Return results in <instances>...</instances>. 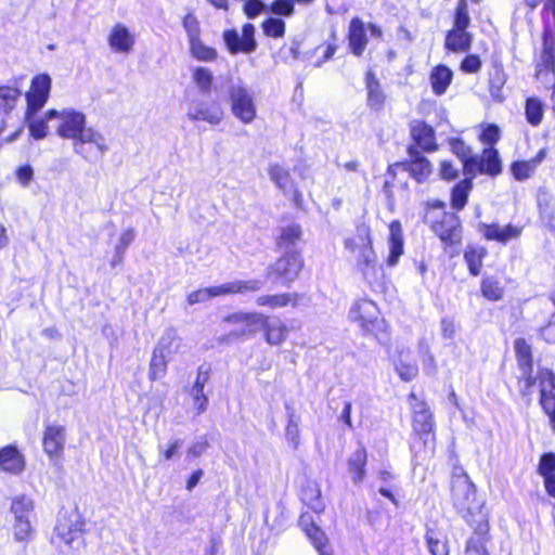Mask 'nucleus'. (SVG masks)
Wrapping results in <instances>:
<instances>
[{
    "mask_svg": "<svg viewBox=\"0 0 555 555\" xmlns=\"http://www.w3.org/2000/svg\"><path fill=\"white\" fill-rule=\"evenodd\" d=\"M266 341L272 346H279L288 335L287 326L280 319H269L266 317V323L262 328Z\"/></svg>",
    "mask_w": 555,
    "mask_h": 555,
    "instance_id": "obj_29",
    "label": "nucleus"
},
{
    "mask_svg": "<svg viewBox=\"0 0 555 555\" xmlns=\"http://www.w3.org/2000/svg\"><path fill=\"white\" fill-rule=\"evenodd\" d=\"M12 531L14 541L26 545L35 532L34 520H13Z\"/></svg>",
    "mask_w": 555,
    "mask_h": 555,
    "instance_id": "obj_44",
    "label": "nucleus"
},
{
    "mask_svg": "<svg viewBox=\"0 0 555 555\" xmlns=\"http://www.w3.org/2000/svg\"><path fill=\"white\" fill-rule=\"evenodd\" d=\"M183 446V441L179 438H175V439H171L167 444L166 447L162 448L160 449V454L164 459V461H170L172 460L173 457H176L181 448Z\"/></svg>",
    "mask_w": 555,
    "mask_h": 555,
    "instance_id": "obj_63",
    "label": "nucleus"
},
{
    "mask_svg": "<svg viewBox=\"0 0 555 555\" xmlns=\"http://www.w3.org/2000/svg\"><path fill=\"white\" fill-rule=\"evenodd\" d=\"M223 109L215 101H192L189 104L186 116L192 121H206L212 126L223 119Z\"/></svg>",
    "mask_w": 555,
    "mask_h": 555,
    "instance_id": "obj_9",
    "label": "nucleus"
},
{
    "mask_svg": "<svg viewBox=\"0 0 555 555\" xmlns=\"http://www.w3.org/2000/svg\"><path fill=\"white\" fill-rule=\"evenodd\" d=\"M476 495L475 485L466 474L455 476L452 480V496L456 508L461 512L464 509L470 514V501Z\"/></svg>",
    "mask_w": 555,
    "mask_h": 555,
    "instance_id": "obj_11",
    "label": "nucleus"
},
{
    "mask_svg": "<svg viewBox=\"0 0 555 555\" xmlns=\"http://www.w3.org/2000/svg\"><path fill=\"white\" fill-rule=\"evenodd\" d=\"M433 230L444 243L452 245L461 242V223L455 214H443L441 219L433 225Z\"/></svg>",
    "mask_w": 555,
    "mask_h": 555,
    "instance_id": "obj_15",
    "label": "nucleus"
},
{
    "mask_svg": "<svg viewBox=\"0 0 555 555\" xmlns=\"http://www.w3.org/2000/svg\"><path fill=\"white\" fill-rule=\"evenodd\" d=\"M535 77L545 85L555 78V36L544 35L542 62L537 66Z\"/></svg>",
    "mask_w": 555,
    "mask_h": 555,
    "instance_id": "obj_12",
    "label": "nucleus"
},
{
    "mask_svg": "<svg viewBox=\"0 0 555 555\" xmlns=\"http://www.w3.org/2000/svg\"><path fill=\"white\" fill-rule=\"evenodd\" d=\"M411 162L409 164V171L411 176L418 182L425 181L433 172V166L429 160L420 155L413 147L409 149Z\"/></svg>",
    "mask_w": 555,
    "mask_h": 555,
    "instance_id": "obj_31",
    "label": "nucleus"
},
{
    "mask_svg": "<svg viewBox=\"0 0 555 555\" xmlns=\"http://www.w3.org/2000/svg\"><path fill=\"white\" fill-rule=\"evenodd\" d=\"M300 296L294 293H284L276 295H264L257 298L259 306H268L272 309L283 308L286 306L296 307L299 302Z\"/></svg>",
    "mask_w": 555,
    "mask_h": 555,
    "instance_id": "obj_35",
    "label": "nucleus"
},
{
    "mask_svg": "<svg viewBox=\"0 0 555 555\" xmlns=\"http://www.w3.org/2000/svg\"><path fill=\"white\" fill-rule=\"evenodd\" d=\"M169 362L160 352L153 349L149 364V379L155 382L164 378L167 374Z\"/></svg>",
    "mask_w": 555,
    "mask_h": 555,
    "instance_id": "obj_39",
    "label": "nucleus"
},
{
    "mask_svg": "<svg viewBox=\"0 0 555 555\" xmlns=\"http://www.w3.org/2000/svg\"><path fill=\"white\" fill-rule=\"evenodd\" d=\"M301 236V229L299 225H288L282 230L279 237V244L281 246H287L295 244Z\"/></svg>",
    "mask_w": 555,
    "mask_h": 555,
    "instance_id": "obj_57",
    "label": "nucleus"
},
{
    "mask_svg": "<svg viewBox=\"0 0 555 555\" xmlns=\"http://www.w3.org/2000/svg\"><path fill=\"white\" fill-rule=\"evenodd\" d=\"M229 99L232 114L243 124H250L256 117L254 96L243 82L237 79L229 87Z\"/></svg>",
    "mask_w": 555,
    "mask_h": 555,
    "instance_id": "obj_6",
    "label": "nucleus"
},
{
    "mask_svg": "<svg viewBox=\"0 0 555 555\" xmlns=\"http://www.w3.org/2000/svg\"><path fill=\"white\" fill-rule=\"evenodd\" d=\"M543 21L544 35L555 36V0H546Z\"/></svg>",
    "mask_w": 555,
    "mask_h": 555,
    "instance_id": "obj_53",
    "label": "nucleus"
},
{
    "mask_svg": "<svg viewBox=\"0 0 555 555\" xmlns=\"http://www.w3.org/2000/svg\"><path fill=\"white\" fill-rule=\"evenodd\" d=\"M192 80L199 91L208 93L212 85L214 76L210 69L206 67H195L192 70Z\"/></svg>",
    "mask_w": 555,
    "mask_h": 555,
    "instance_id": "obj_47",
    "label": "nucleus"
},
{
    "mask_svg": "<svg viewBox=\"0 0 555 555\" xmlns=\"http://www.w3.org/2000/svg\"><path fill=\"white\" fill-rule=\"evenodd\" d=\"M14 520H34V501L25 495L16 496L11 505Z\"/></svg>",
    "mask_w": 555,
    "mask_h": 555,
    "instance_id": "obj_38",
    "label": "nucleus"
},
{
    "mask_svg": "<svg viewBox=\"0 0 555 555\" xmlns=\"http://www.w3.org/2000/svg\"><path fill=\"white\" fill-rule=\"evenodd\" d=\"M224 43L231 54L242 52V36L236 30H227L223 33Z\"/></svg>",
    "mask_w": 555,
    "mask_h": 555,
    "instance_id": "obj_58",
    "label": "nucleus"
},
{
    "mask_svg": "<svg viewBox=\"0 0 555 555\" xmlns=\"http://www.w3.org/2000/svg\"><path fill=\"white\" fill-rule=\"evenodd\" d=\"M453 149L457 154L461 153L464 170L468 173L479 171L481 173H488L495 176L501 172L502 165L499 157V152L494 147H486L482 151L480 157L466 158L464 153L465 146L462 142H457L453 145Z\"/></svg>",
    "mask_w": 555,
    "mask_h": 555,
    "instance_id": "obj_5",
    "label": "nucleus"
},
{
    "mask_svg": "<svg viewBox=\"0 0 555 555\" xmlns=\"http://www.w3.org/2000/svg\"><path fill=\"white\" fill-rule=\"evenodd\" d=\"M109 47L115 52L129 53L134 44V36L122 24H116L108 35Z\"/></svg>",
    "mask_w": 555,
    "mask_h": 555,
    "instance_id": "obj_23",
    "label": "nucleus"
},
{
    "mask_svg": "<svg viewBox=\"0 0 555 555\" xmlns=\"http://www.w3.org/2000/svg\"><path fill=\"white\" fill-rule=\"evenodd\" d=\"M294 10V0H274L270 5V12L282 16L293 15Z\"/></svg>",
    "mask_w": 555,
    "mask_h": 555,
    "instance_id": "obj_62",
    "label": "nucleus"
},
{
    "mask_svg": "<svg viewBox=\"0 0 555 555\" xmlns=\"http://www.w3.org/2000/svg\"><path fill=\"white\" fill-rule=\"evenodd\" d=\"M0 468L7 473L18 475L25 468L24 455L13 446L0 450Z\"/></svg>",
    "mask_w": 555,
    "mask_h": 555,
    "instance_id": "obj_24",
    "label": "nucleus"
},
{
    "mask_svg": "<svg viewBox=\"0 0 555 555\" xmlns=\"http://www.w3.org/2000/svg\"><path fill=\"white\" fill-rule=\"evenodd\" d=\"M182 26L188 35L189 41L201 36V27L197 17L189 12L182 18Z\"/></svg>",
    "mask_w": 555,
    "mask_h": 555,
    "instance_id": "obj_55",
    "label": "nucleus"
},
{
    "mask_svg": "<svg viewBox=\"0 0 555 555\" xmlns=\"http://www.w3.org/2000/svg\"><path fill=\"white\" fill-rule=\"evenodd\" d=\"M366 451L363 447L357 449L348 461V470L352 480L357 483L365 476Z\"/></svg>",
    "mask_w": 555,
    "mask_h": 555,
    "instance_id": "obj_37",
    "label": "nucleus"
},
{
    "mask_svg": "<svg viewBox=\"0 0 555 555\" xmlns=\"http://www.w3.org/2000/svg\"><path fill=\"white\" fill-rule=\"evenodd\" d=\"M481 293L485 298L498 301L503 298L504 288L498 279L488 276L481 281Z\"/></svg>",
    "mask_w": 555,
    "mask_h": 555,
    "instance_id": "obj_45",
    "label": "nucleus"
},
{
    "mask_svg": "<svg viewBox=\"0 0 555 555\" xmlns=\"http://www.w3.org/2000/svg\"><path fill=\"white\" fill-rule=\"evenodd\" d=\"M25 118L28 122V129L30 132V135L36 139L40 140L47 137L48 134V119L46 118V115L43 118H34L33 115L27 116V113L25 114Z\"/></svg>",
    "mask_w": 555,
    "mask_h": 555,
    "instance_id": "obj_50",
    "label": "nucleus"
},
{
    "mask_svg": "<svg viewBox=\"0 0 555 555\" xmlns=\"http://www.w3.org/2000/svg\"><path fill=\"white\" fill-rule=\"evenodd\" d=\"M154 349L160 352L162 356L167 358L169 361H172L177 356H182L186 352L185 344L178 335V332L172 327L164 331Z\"/></svg>",
    "mask_w": 555,
    "mask_h": 555,
    "instance_id": "obj_16",
    "label": "nucleus"
},
{
    "mask_svg": "<svg viewBox=\"0 0 555 555\" xmlns=\"http://www.w3.org/2000/svg\"><path fill=\"white\" fill-rule=\"evenodd\" d=\"M208 379V373L199 370L191 388V396L193 397L197 414H202L207 409L208 399L204 395V387Z\"/></svg>",
    "mask_w": 555,
    "mask_h": 555,
    "instance_id": "obj_33",
    "label": "nucleus"
},
{
    "mask_svg": "<svg viewBox=\"0 0 555 555\" xmlns=\"http://www.w3.org/2000/svg\"><path fill=\"white\" fill-rule=\"evenodd\" d=\"M134 237L135 231L133 229H127L120 234L118 244L115 248L116 257H118L117 262L121 261L122 254L126 251L128 246L133 242Z\"/></svg>",
    "mask_w": 555,
    "mask_h": 555,
    "instance_id": "obj_60",
    "label": "nucleus"
},
{
    "mask_svg": "<svg viewBox=\"0 0 555 555\" xmlns=\"http://www.w3.org/2000/svg\"><path fill=\"white\" fill-rule=\"evenodd\" d=\"M268 173L270 179L274 182L285 195L291 196L295 202L301 199V194L296 188L289 171L279 164L269 166Z\"/></svg>",
    "mask_w": 555,
    "mask_h": 555,
    "instance_id": "obj_18",
    "label": "nucleus"
},
{
    "mask_svg": "<svg viewBox=\"0 0 555 555\" xmlns=\"http://www.w3.org/2000/svg\"><path fill=\"white\" fill-rule=\"evenodd\" d=\"M470 24L467 10V0H460L455 9L453 27L454 29L466 30Z\"/></svg>",
    "mask_w": 555,
    "mask_h": 555,
    "instance_id": "obj_51",
    "label": "nucleus"
},
{
    "mask_svg": "<svg viewBox=\"0 0 555 555\" xmlns=\"http://www.w3.org/2000/svg\"><path fill=\"white\" fill-rule=\"evenodd\" d=\"M224 322L237 325L235 334L238 336L254 335L260 331L266 323V315L262 313H233L224 319Z\"/></svg>",
    "mask_w": 555,
    "mask_h": 555,
    "instance_id": "obj_14",
    "label": "nucleus"
},
{
    "mask_svg": "<svg viewBox=\"0 0 555 555\" xmlns=\"http://www.w3.org/2000/svg\"><path fill=\"white\" fill-rule=\"evenodd\" d=\"M349 47L357 56L362 55L367 44V38L363 22L354 17L351 20L348 29Z\"/></svg>",
    "mask_w": 555,
    "mask_h": 555,
    "instance_id": "obj_26",
    "label": "nucleus"
},
{
    "mask_svg": "<svg viewBox=\"0 0 555 555\" xmlns=\"http://www.w3.org/2000/svg\"><path fill=\"white\" fill-rule=\"evenodd\" d=\"M66 442V428L63 425L53 423L46 426L42 436V448L51 461L59 460Z\"/></svg>",
    "mask_w": 555,
    "mask_h": 555,
    "instance_id": "obj_10",
    "label": "nucleus"
},
{
    "mask_svg": "<svg viewBox=\"0 0 555 555\" xmlns=\"http://www.w3.org/2000/svg\"><path fill=\"white\" fill-rule=\"evenodd\" d=\"M472 189V181L465 179L459 182L452 190L451 204L455 209H462L467 202L469 191Z\"/></svg>",
    "mask_w": 555,
    "mask_h": 555,
    "instance_id": "obj_46",
    "label": "nucleus"
},
{
    "mask_svg": "<svg viewBox=\"0 0 555 555\" xmlns=\"http://www.w3.org/2000/svg\"><path fill=\"white\" fill-rule=\"evenodd\" d=\"M473 36L467 30L450 29L447 33L444 47L447 50L461 53L470 49Z\"/></svg>",
    "mask_w": 555,
    "mask_h": 555,
    "instance_id": "obj_28",
    "label": "nucleus"
},
{
    "mask_svg": "<svg viewBox=\"0 0 555 555\" xmlns=\"http://www.w3.org/2000/svg\"><path fill=\"white\" fill-rule=\"evenodd\" d=\"M85 519L77 507L64 508L55 526V537L70 548H78L83 544Z\"/></svg>",
    "mask_w": 555,
    "mask_h": 555,
    "instance_id": "obj_2",
    "label": "nucleus"
},
{
    "mask_svg": "<svg viewBox=\"0 0 555 555\" xmlns=\"http://www.w3.org/2000/svg\"><path fill=\"white\" fill-rule=\"evenodd\" d=\"M538 473L542 477L555 475V454L554 453H545L541 456Z\"/></svg>",
    "mask_w": 555,
    "mask_h": 555,
    "instance_id": "obj_61",
    "label": "nucleus"
},
{
    "mask_svg": "<svg viewBox=\"0 0 555 555\" xmlns=\"http://www.w3.org/2000/svg\"><path fill=\"white\" fill-rule=\"evenodd\" d=\"M51 78L47 74H39L31 80L30 88L26 92L27 116L35 115L41 109L49 99Z\"/></svg>",
    "mask_w": 555,
    "mask_h": 555,
    "instance_id": "obj_8",
    "label": "nucleus"
},
{
    "mask_svg": "<svg viewBox=\"0 0 555 555\" xmlns=\"http://www.w3.org/2000/svg\"><path fill=\"white\" fill-rule=\"evenodd\" d=\"M304 261L299 253L292 251L281 257L272 267V272L286 282L294 281L301 271Z\"/></svg>",
    "mask_w": 555,
    "mask_h": 555,
    "instance_id": "obj_17",
    "label": "nucleus"
},
{
    "mask_svg": "<svg viewBox=\"0 0 555 555\" xmlns=\"http://www.w3.org/2000/svg\"><path fill=\"white\" fill-rule=\"evenodd\" d=\"M302 501L314 512H323L325 505L321 496V488L317 481L308 480L301 490Z\"/></svg>",
    "mask_w": 555,
    "mask_h": 555,
    "instance_id": "obj_34",
    "label": "nucleus"
},
{
    "mask_svg": "<svg viewBox=\"0 0 555 555\" xmlns=\"http://www.w3.org/2000/svg\"><path fill=\"white\" fill-rule=\"evenodd\" d=\"M527 121L537 127L541 124L544 116V105L541 100L535 96L528 98L525 106Z\"/></svg>",
    "mask_w": 555,
    "mask_h": 555,
    "instance_id": "obj_43",
    "label": "nucleus"
},
{
    "mask_svg": "<svg viewBox=\"0 0 555 555\" xmlns=\"http://www.w3.org/2000/svg\"><path fill=\"white\" fill-rule=\"evenodd\" d=\"M478 138L482 144L488 145V147H493L501 138V130L499 126L494 124L480 125V133Z\"/></svg>",
    "mask_w": 555,
    "mask_h": 555,
    "instance_id": "obj_49",
    "label": "nucleus"
},
{
    "mask_svg": "<svg viewBox=\"0 0 555 555\" xmlns=\"http://www.w3.org/2000/svg\"><path fill=\"white\" fill-rule=\"evenodd\" d=\"M391 361L396 372L403 382H410L417 376V365L408 361V356L403 351H399L398 356H392Z\"/></svg>",
    "mask_w": 555,
    "mask_h": 555,
    "instance_id": "obj_36",
    "label": "nucleus"
},
{
    "mask_svg": "<svg viewBox=\"0 0 555 555\" xmlns=\"http://www.w3.org/2000/svg\"><path fill=\"white\" fill-rule=\"evenodd\" d=\"M479 232L488 241H496L499 243L506 244L512 240L518 238L521 235L522 228L513 224H506L502 227L496 223H482L479 225Z\"/></svg>",
    "mask_w": 555,
    "mask_h": 555,
    "instance_id": "obj_19",
    "label": "nucleus"
},
{
    "mask_svg": "<svg viewBox=\"0 0 555 555\" xmlns=\"http://www.w3.org/2000/svg\"><path fill=\"white\" fill-rule=\"evenodd\" d=\"M356 266L363 279L370 284H374L382 276L383 270L378 264L375 250H369L365 255L356 257Z\"/></svg>",
    "mask_w": 555,
    "mask_h": 555,
    "instance_id": "obj_20",
    "label": "nucleus"
},
{
    "mask_svg": "<svg viewBox=\"0 0 555 555\" xmlns=\"http://www.w3.org/2000/svg\"><path fill=\"white\" fill-rule=\"evenodd\" d=\"M263 33L273 38H281L285 34V23L280 18L270 17L262 23Z\"/></svg>",
    "mask_w": 555,
    "mask_h": 555,
    "instance_id": "obj_54",
    "label": "nucleus"
},
{
    "mask_svg": "<svg viewBox=\"0 0 555 555\" xmlns=\"http://www.w3.org/2000/svg\"><path fill=\"white\" fill-rule=\"evenodd\" d=\"M46 118L56 121V134L62 139L73 140L77 153H81L86 144L95 147L100 154L108 150L104 135L86 126V115L82 112L74 108L50 109L46 113Z\"/></svg>",
    "mask_w": 555,
    "mask_h": 555,
    "instance_id": "obj_1",
    "label": "nucleus"
},
{
    "mask_svg": "<svg viewBox=\"0 0 555 555\" xmlns=\"http://www.w3.org/2000/svg\"><path fill=\"white\" fill-rule=\"evenodd\" d=\"M515 350L518 362L521 366L531 367V350L530 346L522 338L515 340Z\"/></svg>",
    "mask_w": 555,
    "mask_h": 555,
    "instance_id": "obj_56",
    "label": "nucleus"
},
{
    "mask_svg": "<svg viewBox=\"0 0 555 555\" xmlns=\"http://www.w3.org/2000/svg\"><path fill=\"white\" fill-rule=\"evenodd\" d=\"M487 255L485 247L468 246L464 253L465 261L472 275L477 276L480 274L482 268V260Z\"/></svg>",
    "mask_w": 555,
    "mask_h": 555,
    "instance_id": "obj_40",
    "label": "nucleus"
},
{
    "mask_svg": "<svg viewBox=\"0 0 555 555\" xmlns=\"http://www.w3.org/2000/svg\"><path fill=\"white\" fill-rule=\"evenodd\" d=\"M299 524L308 538L312 541L320 555H331L326 551L327 539L325 533L314 525L309 515H301Z\"/></svg>",
    "mask_w": 555,
    "mask_h": 555,
    "instance_id": "obj_27",
    "label": "nucleus"
},
{
    "mask_svg": "<svg viewBox=\"0 0 555 555\" xmlns=\"http://www.w3.org/2000/svg\"><path fill=\"white\" fill-rule=\"evenodd\" d=\"M344 246L354 257L365 255L369 250H374L370 225L366 223L358 224L354 233L345 238Z\"/></svg>",
    "mask_w": 555,
    "mask_h": 555,
    "instance_id": "obj_13",
    "label": "nucleus"
},
{
    "mask_svg": "<svg viewBox=\"0 0 555 555\" xmlns=\"http://www.w3.org/2000/svg\"><path fill=\"white\" fill-rule=\"evenodd\" d=\"M255 27L253 24H245L242 28V52L249 53L256 49V40L254 38Z\"/></svg>",
    "mask_w": 555,
    "mask_h": 555,
    "instance_id": "obj_59",
    "label": "nucleus"
},
{
    "mask_svg": "<svg viewBox=\"0 0 555 555\" xmlns=\"http://www.w3.org/2000/svg\"><path fill=\"white\" fill-rule=\"evenodd\" d=\"M349 317L366 332L378 336L386 332V322L379 317L376 304L370 299H360L353 304Z\"/></svg>",
    "mask_w": 555,
    "mask_h": 555,
    "instance_id": "obj_4",
    "label": "nucleus"
},
{
    "mask_svg": "<svg viewBox=\"0 0 555 555\" xmlns=\"http://www.w3.org/2000/svg\"><path fill=\"white\" fill-rule=\"evenodd\" d=\"M453 78V72L446 65H437L431 69L429 80L436 95L446 93Z\"/></svg>",
    "mask_w": 555,
    "mask_h": 555,
    "instance_id": "obj_30",
    "label": "nucleus"
},
{
    "mask_svg": "<svg viewBox=\"0 0 555 555\" xmlns=\"http://www.w3.org/2000/svg\"><path fill=\"white\" fill-rule=\"evenodd\" d=\"M547 150L541 149L537 155L527 160H516L511 165V172L517 181H525L531 178L539 165L546 158Z\"/></svg>",
    "mask_w": 555,
    "mask_h": 555,
    "instance_id": "obj_21",
    "label": "nucleus"
},
{
    "mask_svg": "<svg viewBox=\"0 0 555 555\" xmlns=\"http://www.w3.org/2000/svg\"><path fill=\"white\" fill-rule=\"evenodd\" d=\"M21 95V90L15 87L0 86V115L9 114L20 101Z\"/></svg>",
    "mask_w": 555,
    "mask_h": 555,
    "instance_id": "obj_41",
    "label": "nucleus"
},
{
    "mask_svg": "<svg viewBox=\"0 0 555 555\" xmlns=\"http://www.w3.org/2000/svg\"><path fill=\"white\" fill-rule=\"evenodd\" d=\"M411 134L416 144L424 151L431 152L437 149L435 131L424 121H413L411 126Z\"/></svg>",
    "mask_w": 555,
    "mask_h": 555,
    "instance_id": "obj_25",
    "label": "nucleus"
},
{
    "mask_svg": "<svg viewBox=\"0 0 555 555\" xmlns=\"http://www.w3.org/2000/svg\"><path fill=\"white\" fill-rule=\"evenodd\" d=\"M540 403L543 411L550 418L553 430H555V395L545 389L541 390Z\"/></svg>",
    "mask_w": 555,
    "mask_h": 555,
    "instance_id": "obj_52",
    "label": "nucleus"
},
{
    "mask_svg": "<svg viewBox=\"0 0 555 555\" xmlns=\"http://www.w3.org/2000/svg\"><path fill=\"white\" fill-rule=\"evenodd\" d=\"M465 555H488L481 537L470 538L467 542Z\"/></svg>",
    "mask_w": 555,
    "mask_h": 555,
    "instance_id": "obj_64",
    "label": "nucleus"
},
{
    "mask_svg": "<svg viewBox=\"0 0 555 555\" xmlns=\"http://www.w3.org/2000/svg\"><path fill=\"white\" fill-rule=\"evenodd\" d=\"M425 540L431 555H449L448 543L434 529H427Z\"/></svg>",
    "mask_w": 555,
    "mask_h": 555,
    "instance_id": "obj_48",
    "label": "nucleus"
},
{
    "mask_svg": "<svg viewBox=\"0 0 555 555\" xmlns=\"http://www.w3.org/2000/svg\"><path fill=\"white\" fill-rule=\"evenodd\" d=\"M260 287L261 283L257 280L228 282L218 286L205 287L190 293L188 296V302L189 305H195L205 302L218 296L256 292L260 289Z\"/></svg>",
    "mask_w": 555,
    "mask_h": 555,
    "instance_id": "obj_3",
    "label": "nucleus"
},
{
    "mask_svg": "<svg viewBox=\"0 0 555 555\" xmlns=\"http://www.w3.org/2000/svg\"><path fill=\"white\" fill-rule=\"evenodd\" d=\"M365 83L367 90V105L376 111L382 109L386 95L373 72L370 70L366 73Z\"/></svg>",
    "mask_w": 555,
    "mask_h": 555,
    "instance_id": "obj_32",
    "label": "nucleus"
},
{
    "mask_svg": "<svg viewBox=\"0 0 555 555\" xmlns=\"http://www.w3.org/2000/svg\"><path fill=\"white\" fill-rule=\"evenodd\" d=\"M410 399L415 402L412 403V425L414 433L423 439L424 444L429 446L430 451L434 450L435 435H434V420L430 410L423 401L417 400L414 393H411Z\"/></svg>",
    "mask_w": 555,
    "mask_h": 555,
    "instance_id": "obj_7",
    "label": "nucleus"
},
{
    "mask_svg": "<svg viewBox=\"0 0 555 555\" xmlns=\"http://www.w3.org/2000/svg\"><path fill=\"white\" fill-rule=\"evenodd\" d=\"M388 249L389 255L386 258V263L388 267H395L403 254L402 227L398 220L389 224Z\"/></svg>",
    "mask_w": 555,
    "mask_h": 555,
    "instance_id": "obj_22",
    "label": "nucleus"
},
{
    "mask_svg": "<svg viewBox=\"0 0 555 555\" xmlns=\"http://www.w3.org/2000/svg\"><path fill=\"white\" fill-rule=\"evenodd\" d=\"M191 55L201 62H211L217 59L215 48L206 46L199 37L189 41Z\"/></svg>",
    "mask_w": 555,
    "mask_h": 555,
    "instance_id": "obj_42",
    "label": "nucleus"
}]
</instances>
